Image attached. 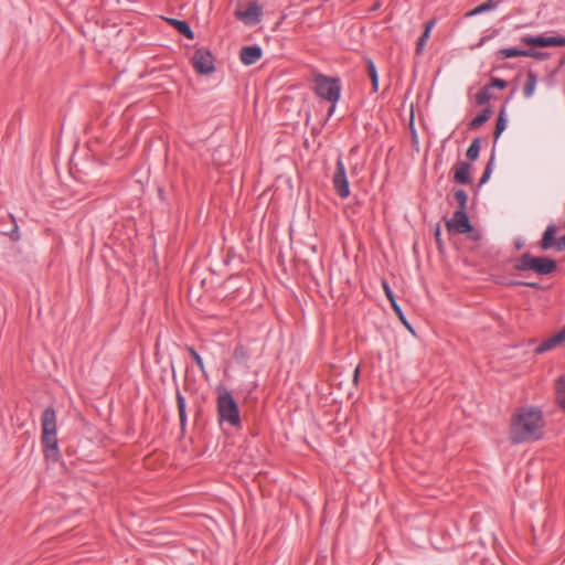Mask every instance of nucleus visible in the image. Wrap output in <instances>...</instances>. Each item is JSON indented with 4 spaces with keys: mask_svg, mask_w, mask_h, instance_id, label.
<instances>
[{
    "mask_svg": "<svg viewBox=\"0 0 565 565\" xmlns=\"http://www.w3.org/2000/svg\"><path fill=\"white\" fill-rule=\"evenodd\" d=\"M556 268L557 263L554 259L547 257H533L529 253L521 255L514 264V269L518 271L533 270L539 275L552 274Z\"/></svg>",
    "mask_w": 565,
    "mask_h": 565,
    "instance_id": "7ed1b4c3",
    "label": "nucleus"
},
{
    "mask_svg": "<svg viewBox=\"0 0 565 565\" xmlns=\"http://www.w3.org/2000/svg\"><path fill=\"white\" fill-rule=\"evenodd\" d=\"M545 55L546 54L543 52L533 51V50H526V54H525V56L537 58V60L544 58Z\"/></svg>",
    "mask_w": 565,
    "mask_h": 565,
    "instance_id": "72a5a7b5",
    "label": "nucleus"
},
{
    "mask_svg": "<svg viewBox=\"0 0 565 565\" xmlns=\"http://www.w3.org/2000/svg\"><path fill=\"white\" fill-rule=\"evenodd\" d=\"M536 83H537L536 75L533 72H529L526 75V81L523 86V95L526 98H530L533 95L535 87H536Z\"/></svg>",
    "mask_w": 565,
    "mask_h": 565,
    "instance_id": "6ab92c4d",
    "label": "nucleus"
},
{
    "mask_svg": "<svg viewBox=\"0 0 565 565\" xmlns=\"http://www.w3.org/2000/svg\"><path fill=\"white\" fill-rule=\"evenodd\" d=\"M186 351L190 353V355L192 356V359L199 366L200 371L203 374H205L206 373L205 366H204L203 360H202L201 355L198 353V351L193 347H190V345L186 347Z\"/></svg>",
    "mask_w": 565,
    "mask_h": 565,
    "instance_id": "c85d7f7f",
    "label": "nucleus"
},
{
    "mask_svg": "<svg viewBox=\"0 0 565 565\" xmlns=\"http://www.w3.org/2000/svg\"><path fill=\"white\" fill-rule=\"evenodd\" d=\"M490 85L492 87L503 89L507 87L508 83L504 79L493 77V78H491Z\"/></svg>",
    "mask_w": 565,
    "mask_h": 565,
    "instance_id": "473e14b6",
    "label": "nucleus"
},
{
    "mask_svg": "<svg viewBox=\"0 0 565 565\" xmlns=\"http://www.w3.org/2000/svg\"><path fill=\"white\" fill-rule=\"evenodd\" d=\"M435 24H436V19H430L429 21H427L425 23L424 32L419 36L417 44H416V54L417 55H422L424 53L425 45L430 36V32L434 29Z\"/></svg>",
    "mask_w": 565,
    "mask_h": 565,
    "instance_id": "2eb2a0df",
    "label": "nucleus"
},
{
    "mask_svg": "<svg viewBox=\"0 0 565 565\" xmlns=\"http://www.w3.org/2000/svg\"><path fill=\"white\" fill-rule=\"evenodd\" d=\"M263 9L256 2H252L244 11H237L236 17L247 25H256L260 22Z\"/></svg>",
    "mask_w": 565,
    "mask_h": 565,
    "instance_id": "9d476101",
    "label": "nucleus"
},
{
    "mask_svg": "<svg viewBox=\"0 0 565 565\" xmlns=\"http://www.w3.org/2000/svg\"><path fill=\"white\" fill-rule=\"evenodd\" d=\"M556 249H557L558 252H563V250H565V235H564V236H562V237H559V238L557 239V243H556Z\"/></svg>",
    "mask_w": 565,
    "mask_h": 565,
    "instance_id": "f704fd0d",
    "label": "nucleus"
},
{
    "mask_svg": "<svg viewBox=\"0 0 565 565\" xmlns=\"http://www.w3.org/2000/svg\"><path fill=\"white\" fill-rule=\"evenodd\" d=\"M562 343H565V327L559 332H557L556 334L552 335L551 338L544 340L541 344H539L535 348V353H545Z\"/></svg>",
    "mask_w": 565,
    "mask_h": 565,
    "instance_id": "f8f14e48",
    "label": "nucleus"
},
{
    "mask_svg": "<svg viewBox=\"0 0 565 565\" xmlns=\"http://www.w3.org/2000/svg\"><path fill=\"white\" fill-rule=\"evenodd\" d=\"M480 138H475L467 149L466 156L470 161H475L479 157L480 151Z\"/></svg>",
    "mask_w": 565,
    "mask_h": 565,
    "instance_id": "b1692460",
    "label": "nucleus"
},
{
    "mask_svg": "<svg viewBox=\"0 0 565 565\" xmlns=\"http://www.w3.org/2000/svg\"><path fill=\"white\" fill-rule=\"evenodd\" d=\"M367 74H369V76L371 78L373 90L377 92V89H379V75H377V71H376L375 64L373 63L372 60L367 61Z\"/></svg>",
    "mask_w": 565,
    "mask_h": 565,
    "instance_id": "a878e982",
    "label": "nucleus"
},
{
    "mask_svg": "<svg viewBox=\"0 0 565 565\" xmlns=\"http://www.w3.org/2000/svg\"><path fill=\"white\" fill-rule=\"evenodd\" d=\"M492 116V110L490 107H486L480 114H478L469 124L468 127L471 130L480 128L483 124H486Z\"/></svg>",
    "mask_w": 565,
    "mask_h": 565,
    "instance_id": "f3484780",
    "label": "nucleus"
},
{
    "mask_svg": "<svg viewBox=\"0 0 565 565\" xmlns=\"http://www.w3.org/2000/svg\"><path fill=\"white\" fill-rule=\"evenodd\" d=\"M177 406H178L180 424L182 427H184L186 424L185 398L180 393V391H177Z\"/></svg>",
    "mask_w": 565,
    "mask_h": 565,
    "instance_id": "aec40b11",
    "label": "nucleus"
},
{
    "mask_svg": "<svg viewBox=\"0 0 565 565\" xmlns=\"http://www.w3.org/2000/svg\"><path fill=\"white\" fill-rule=\"evenodd\" d=\"M167 22L171 24L180 34L184 35L186 39H194V33L186 21L170 18L167 19Z\"/></svg>",
    "mask_w": 565,
    "mask_h": 565,
    "instance_id": "dca6fc26",
    "label": "nucleus"
},
{
    "mask_svg": "<svg viewBox=\"0 0 565 565\" xmlns=\"http://www.w3.org/2000/svg\"><path fill=\"white\" fill-rule=\"evenodd\" d=\"M263 51L257 45L243 46L239 52V57L243 64L253 65L262 58Z\"/></svg>",
    "mask_w": 565,
    "mask_h": 565,
    "instance_id": "9b49d317",
    "label": "nucleus"
},
{
    "mask_svg": "<svg viewBox=\"0 0 565 565\" xmlns=\"http://www.w3.org/2000/svg\"><path fill=\"white\" fill-rule=\"evenodd\" d=\"M493 161H494V158L492 157V158L490 159V161L487 163V166H486V168H484V171H483V173H482V177H481V179H480V185H481V184H484V183L489 180V178H490V175H491V173H492V164H493Z\"/></svg>",
    "mask_w": 565,
    "mask_h": 565,
    "instance_id": "7c9ffc66",
    "label": "nucleus"
},
{
    "mask_svg": "<svg viewBox=\"0 0 565 565\" xmlns=\"http://www.w3.org/2000/svg\"><path fill=\"white\" fill-rule=\"evenodd\" d=\"M10 237H11L12 241H19L20 239L19 228H18L17 225H14L13 230L11 231Z\"/></svg>",
    "mask_w": 565,
    "mask_h": 565,
    "instance_id": "c9c22d12",
    "label": "nucleus"
},
{
    "mask_svg": "<svg viewBox=\"0 0 565 565\" xmlns=\"http://www.w3.org/2000/svg\"><path fill=\"white\" fill-rule=\"evenodd\" d=\"M492 94L490 93V89L488 86H483L478 90L476 94V102L478 105H486L491 99Z\"/></svg>",
    "mask_w": 565,
    "mask_h": 565,
    "instance_id": "bb28decb",
    "label": "nucleus"
},
{
    "mask_svg": "<svg viewBox=\"0 0 565 565\" xmlns=\"http://www.w3.org/2000/svg\"><path fill=\"white\" fill-rule=\"evenodd\" d=\"M447 230L458 234L470 233L473 227L466 211L456 210L452 217L446 222Z\"/></svg>",
    "mask_w": 565,
    "mask_h": 565,
    "instance_id": "6e6552de",
    "label": "nucleus"
},
{
    "mask_svg": "<svg viewBox=\"0 0 565 565\" xmlns=\"http://www.w3.org/2000/svg\"><path fill=\"white\" fill-rule=\"evenodd\" d=\"M216 406L220 422H226L231 426L241 424L238 405L230 392L224 391L218 394Z\"/></svg>",
    "mask_w": 565,
    "mask_h": 565,
    "instance_id": "20e7f679",
    "label": "nucleus"
},
{
    "mask_svg": "<svg viewBox=\"0 0 565 565\" xmlns=\"http://www.w3.org/2000/svg\"><path fill=\"white\" fill-rule=\"evenodd\" d=\"M382 286H383L385 296L388 299L390 303L396 302L394 292L392 291V289H391L390 285L387 284V281H383Z\"/></svg>",
    "mask_w": 565,
    "mask_h": 565,
    "instance_id": "2f4dec72",
    "label": "nucleus"
},
{
    "mask_svg": "<svg viewBox=\"0 0 565 565\" xmlns=\"http://www.w3.org/2000/svg\"><path fill=\"white\" fill-rule=\"evenodd\" d=\"M455 199L458 203V210L466 211L467 209V202H468V194L465 190L458 189L455 191Z\"/></svg>",
    "mask_w": 565,
    "mask_h": 565,
    "instance_id": "cd10ccee",
    "label": "nucleus"
},
{
    "mask_svg": "<svg viewBox=\"0 0 565 565\" xmlns=\"http://www.w3.org/2000/svg\"><path fill=\"white\" fill-rule=\"evenodd\" d=\"M498 54L502 58H511V57H519V56H525L526 50L515 49V47H507L501 49Z\"/></svg>",
    "mask_w": 565,
    "mask_h": 565,
    "instance_id": "4be33fe9",
    "label": "nucleus"
},
{
    "mask_svg": "<svg viewBox=\"0 0 565 565\" xmlns=\"http://www.w3.org/2000/svg\"><path fill=\"white\" fill-rule=\"evenodd\" d=\"M523 43L534 47H547V46H564V36H523L521 40Z\"/></svg>",
    "mask_w": 565,
    "mask_h": 565,
    "instance_id": "1a4fd4ad",
    "label": "nucleus"
},
{
    "mask_svg": "<svg viewBox=\"0 0 565 565\" xmlns=\"http://www.w3.org/2000/svg\"><path fill=\"white\" fill-rule=\"evenodd\" d=\"M42 435L41 444L45 460L57 462L60 460V449L57 440L56 412L53 407L44 409L41 417Z\"/></svg>",
    "mask_w": 565,
    "mask_h": 565,
    "instance_id": "f03ea898",
    "label": "nucleus"
},
{
    "mask_svg": "<svg viewBox=\"0 0 565 565\" xmlns=\"http://www.w3.org/2000/svg\"><path fill=\"white\" fill-rule=\"evenodd\" d=\"M334 109H335V104H332L328 110V117H330L333 114Z\"/></svg>",
    "mask_w": 565,
    "mask_h": 565,
    "instance_id": "58836bf2",
    "label": "nucleus"
},
{
    "mask_svg": "<svg viewBox=\"0 0 565 565\" xmlns=\"http://www.w3.org/2000/svg\"><path fill=\"white\" fill-rule=\"evenodd\" d=\"M359 372H360V371H359V367H356V369L354 370V375H353V380H354V382H356V381H358Z\"/></svg>",
    "mask_w": 565,
    "mask_h": 565,
    "instance_id": "ea45409f",
    "label": "nucleus"
},
{
    "mask_svg": "<svg viewBox=\"0 0 565 565\" xmlns=\"http://www.w3.org/2000/svg\"><path fill=\"white\" fill-rule=\"evenodd\" d=\"M555 235L556 226L554 224H548L540 242L541 249L547 250L552 247L556 248L557 239H555Z\"/></svg>",
    "mask_w": 565,
    "mask_h": 565,
    "instance_id": "4468645a",
    "label": "nucleus"
},
{
    "mask_svg": "<svg viewBox=\"0 0 565 565\" xmlns=\"http://www.w3.org/2000/svg\"><path fill=\"white\" fill-rule=\"evenodd\" d=\"M470 163L468 162H459L457 163L455 167H454V180L455 182L457 183H460V184H469L471 183V178H470Z\"/></svg>",
    "mask_w": 565,
    "mask_h": 565,
    "instance_id": "ddd939ff",
    "label": "nucleus"
},
{
    "mask_svg": "<svg viewBox=\"0 0 565 565\" xmlns=\"http://www.w3.org/2000/svg\"><path fill=\"white\" fill-rule=\"evenodd\" d=\"M391 307L392 309L394 310L395 315L398 317V319L401 320V322L407 328L411 330V326L409 323L407 322L404 313H403V310L401 308V306L396 302H393L391 303Z\"/></svg>",
    "mask_w": 565,
    "mask_h": 565,
    "instance_id": "c756f323",
    "label": "nucleus"
},
{
    "mask_svg": "<svg viewBox=\"0 0 565 565\" xmlns=\"http://www.w3.org/2000/svg\"><path fill=\"white\" fill-rule=\"evenodd\" d=\"M543 427L541 409L536 407L518 408L511 418L510 440L514 445L539 440L542 438Z\"/></svg>",
    "mask_w": 565,
    "mask_h": 565,
    "instance_id": "f257e3e1",
    "label": "nucleus"
},
{
    "mask_svg": "<svg viewBox=\"0 0 565 565\" xmlns=\"http://www.w3.org/2000/svg\"><path fill=\"white\" fill-rule=\"evenodd\" d=\"M315 93L318 97L335 104L340 98L341 84L339 78L322 74L315 76Z\"/></svg>",
    "mask_w": 565,
    "mask_h": 565,
    "instance_id": "39448f33",
    "label": "nucleus"
},
{
    "mask_svg": "<svg viewBox=\"0 0 565 565\" xmlns=\"http://www.w3.org/2000/svg\"><path fill=\"white\" fill-rule=\"evenodd\" d=\"M233 356L237 363H246L252 356V351L248 345L238 343L234 350Z\"/></svg>",
    "mask_w": 565,
    "mask_h": 565,
    "instance_id": "a211bd4d",
    "label": "nucleus"
},
{
    "mask_svg": "<svg viewBox=\"0 0 565 565\" xmlns=\"http://www.w3.org/2000/svg\"><path fill=\"white\" fill-rule=\"evenodd\" d=\"M511 285H518V286H527V287H532V288H537V285L535 282H524V281H514V282H511Z\"/></svg>",
    "mask_w": 565,
    "mask_h": 565,
    "instance_id": "4c0bfd02",
    "label": "nucleus"
},
{
    "mask_svg": "<svg viewBox=\"0 0 565 565\" xmlns=\"http://www.w3.org/2000/svg\"><path fill=\"white\" fill-rule=\"evenodd\" d=\"M332 183L335 193L341 199H347L350 195L349 180L347 178L345 167L341 158L337 160Z\"/></svg>",
    "mask_w": 565,
    "mask_h": 565,
    "instance_id": "0eeeda50",
    "label": "nucleus"
},
{
    "mask_svg": "<svg viewBox=\"0 0 565 565\" xmlns=\"http://www.w3.org/2000/svg\"><path fill=\"white\" fill-rule=\"evenodd\" d=\"M507 127V119H505V108L503 107L500 110V114L497 119L495 129H494V139L497 140L500 135L503 132V130Z\"/></svg>",
    "mask_w": 565,
    "mask_h": 565,
    "instance_id": "5701e85b",
    "label": "nucleus"
},
{
    "mask_svg": "<svg viewBox=\"0 0 565 565\" xmlns=\"http://www.w3.org/2000/svg\"><path fill=\"white\" fill-rule=\"evenodd\" d=\"M434 235H435V239H436L438 246L440 247L441 246V238H440V227H439V225H437Z\"/></svg>",
    "mask_w": 565,
    "mask_h": 565,
    "instance_id": "e433bc0d",
    "label": "nucleus"
},
{
    "mask_svg": "<svg viewBox=\"0 0 565 565\" xmlns=\"http://www.w3.org/2000/svg\"><path fill=\"white\" fill-rule=\"evenodd\" d=\"M497 6H498V1H495V0H487L486 2L479 4L473 10L468 12L467 15H469V17L477 15V14L483 13L486 11L493 10V9L497 8Z\"/></svg>",
    "mask_w": 565,
    "mask_h": 565,
    "instance_id": "412c9836",
    "label": "nucleus"
},
{
    "mask_svg": "<svg viewBox=\"0 0 565 565\" xmlns=\"http://www.w3.org/2000/svg\"><path fill=\"white\" fill-rule=\"evenodd\" d=\"M192 65L196 73L207 75L215 71L214 57L206 49H198L192 57Z\"/></svg>",
    "mask_w": 565,
    "mask_h": 565,
    "instance_id": "423d86ee",
    "label": "nucleus"
},
{
    "mask_svg": "<svg viewBox=\"0 0 565 565\" xmlns=\"http://www.w3.org/2000/svg\"><path fill=\"white\" fill-rule=\"evenodd\" d=\"M556 394L561 407L565 411V375L561 376L556 382Z\"/></svg>",
    "mask_w": 565,
    "mask_h": 565,
    "instance_id": "393cba45",
    "label": "nucleus"
}]
</instances>
